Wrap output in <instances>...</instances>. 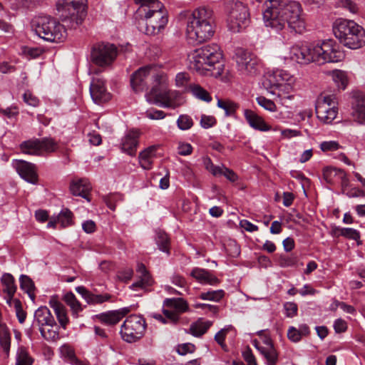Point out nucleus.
<instances>
[{
  "instance_id": "obj_47",
  "label": "nucleus",
  "mask_w": 365,
  "mask_h": 365,
  "mask_svg": "<svg viewBox=\"0 0 365 365\" xmlns=\"http://www.w3.org/2000/svg\"><path fill=\"white\" fill-rule=\"evenodd\" d=\"M341 236L357 240L360 238L359 232L353 228H342L340 231Z\"/></svg>"
},
{
  "instance_id": "obj_23",
  "label": "nucleus",
  "mask_w": 365,
  "mask_h": 365,
  "mask_svg": "<svg viewBox=\"0 0 365 365\" xmlns=\"http://www.w3.org/2000/svg\"><path fill=\"white\" fill-rule=\"evenodd\" d=\"M190 275L202 284L215 285L220 282V280L209 271L199 267L192 269Z\"/></svg>"
},
{
  "instance_id": "obj_62",
  "label": "nucleus",
  "mask_w": 365,
  "mask_h": 365,
  "mask_svg": "<svg viewBox=\"0 0 365 365\" xmlns=\"http://www.w3.org/2000/svg\"><path fill=\"white\" fill-rule=\"evenodd\" d=\"M155 150H156V148L155 146H150V147L145 149L141 153H140L138 158L152 160L153 158L155 156Z\"/></svg>"
},
{
  "instance_id": "obj_12",
  "label": "nucleus",
  "mask_w": 365,
  "mask_h": 365,
  "mask_svg": "<svg viewBox=\"0 0 365 365\" xmlns=\"http://www.w3.org/2000/svg\"><path fill=\"white\" fill-rule=\"evenodd\" d=\"M337 105L335 96L320 94L317 99L315 106L317 118L324 123H330L337 115Z\"/></svg>"
},
{
  "instance_id": "obj_21",
  "label": "nucleus",
  "mask_w": 365,
  "mask_h": 365,
  "mask_svg": "<svg viewBox=\"0 0 365 365\" xmlns=\"http://www.w3.org/2000/svg\"><path fill=\"white\" fill-rule=\"evenodd\" d=\"M244 115L250 126L260 131H268L271 127L267 125L264 119L252 110L245 109Z\"/></svg>"
},
{
  "instance_id": "obj_45",
  "label": "nucleus",
  "mask_w": 365,
  "mask_h": 365,
  "mask_svg": "<svg viewBox=\"0 0 365 365\" xmlns=\"http://www.w3.org/2000/svg\"><path fill=\"white\" fill-rule=\"evenodd\" d=\"M136 272L139 274V279L144 280L146 283H153V279L143 263H138Z\"/></svg>"
},
{
  "instance_id": "obj_43",
  "label": "nucleus",
  "mask_w": 365,
  "mask_h": 365,
  "mask_svg": "<svg viewBox=\"0 0 365 365\" xmlns=\"http://www.w3.org/2000/svg\"><path fill=\"white\" fill-rule=\"evenodd\" d=\"M177 124L180 130L190 129L193 125L192 118L187 115H180L177 120Z\"/></svg>"
},
{
  "instance_id": "obj_42",
  "label": "nucleus",
  "mask_w": 365,
  "mask_h": 365,
  "mask_svg": "<svg viewBox=\"0 0 365 365\" xmlns=\"http://www.w3.org/2000/svg\"><path fill=\"white\" fill-rule=\"evenodd\" d=\"M72 212L66 209L63 210L58 216V222H59L62 227H66L73 224Z\"/></svg>"
},
{
  "instance_id": "obj_55",
  "label": "nucleus",
  "mask_w": 365,
  "mask_h": 365,
  "mask_svg": "<svg viewBox=\"0 0 365 365\" xmlns=\"http://www.w3.org/2000/svg\"><path fill=\"white\" fill-rule=\"evenodd\" d=\"M195 350V346L190 343L182 344L178 346L177 351L180 355H185L188 353H193Z\"/></svg>"
},
{
  "instance_id": "obj_6",
  "label": "nucleus",
  "mask_w": 365,
  "mask_h": 365,
  "mask_svg": "<svg viewBox=\"0 0 365 365\" xmlns=\"http://www.w3.org/2000/svg\"><path fill=\"white\" fill-rule=\"evenodd\" d=\"M334 36L345 46L357 49L365 45V30L351 20L339 19L333 25Z\"/></svg>"
},
{
  "instance_id": "obj_1",
  "label": "nucleus",
  "mask_w": 365,
  "mask_h": 365,
  "mask_svg": "<svg viewBox=\"0 0 365 365\" xmlns=\"http://www.w3.org/2000/svg\"><path fill=\"white\" fill-rule=\"evenodd\" d=\"M164 78V76L159 73L155 67L146 66L132 74L130 85L135 92L143 91L148 85H151V90L145 94L149 103L172 109L178 108L182 104L181 94L176 91L163 89L160 85Z\"/></svg>"
},
{
  "instance_id": "obj_4",
  "label": "nucleus",
  "mask_w": 365,
  "mask_h": 365,
  "mask_svg": "<svg viewBox=\"0 0 365 365\" xmlns=\"http://www.w3.org/2000/svg\"><path fill=\"white\" fill-rule=\"evenodd\" d=\"M189 67L200 75L220 76L223 71L222 52L216 43L203 46L188 56Z\"/></svg>"
},
{
  "instance_id": "obj_56",
  "label": "nucleus",
  "mask_w": 365,
  "mask_h": 365,
  "mask_svg": "<svg viewBox=\"0 0 365 365\" xmlns=\"http://www.w3.org/2000/svg\"><path fill=\"white\" fill-rule=\"evenodd\" d=\"M227 329H222L219 331L215 336V340L219 345L224 349L226 350L227 346L225 344V339L227 333Z\"/></svg>"
},
{
  "instance_id": "obj_3",
  "label": "nucleus",
  "mask_w": 365,
  "mask_h": 365,
  "mask_svg": "<svg viewBox=\"0 0 365 365\" xmlns=\"http://www.w3.org/2000/svg\"><path fill=\"white\" fill-rule=\"evenodd\" d=\"M291 60L301 64L315 62L319 65L341 61L344 54L331 40L309 45H294L289 51Z\"/></svg>"
},
{
  "instance_id": "obj_64",
  "label": "nucleus",
  "mask_w": 365,
  "mask_h": 365,
  "mask_svg": "<svg viewBox=\"0 0 365 365\" xmlns=\"http://www.w3.org/2000/svg\"><path fill=\"white\" fill-rule=\"evenodd\" d=\"M82 228L83 231L86 233H92L95 232L96 225V223L91 220H86L82 224Z\"/></svg>"
},
{
  "instance_id": "obj_41",
  "label": "nucleus",
  "mask_w": 365,
  "mask_h": 365,
  "mask_svg": "<svg viewBox=\"0 0 365 365\" xmlns=\"http://www.w3.org/2000/svg\"><path fill=\"white\" fill-rule=\"evenodd\" d=\"M217 106L225 111L226 115H230L233 114L237 108V104L234 102L228 100L224 101L221 99H218Z\"/></svg>"
},
{
  "instance_id": "obj_57",
  "label": "nucleus",
  "mask_w": 365,
  "mask_h": 365,
  "mask_svg": "<svg viewBox=\"0 0 365 365\" xmlns=\"http://www.w3.org/2000/svg\"><path fill=\"white\" fill-rule=\"evenodd\" d=\"M23 98L24 102L29 106L36 107L38 105V99L29 91L25 92Z\"/></svg>"
},
{
  "instance_id": "obj_11",
  "label": "nucleus",
  "mask_w": 365,
  "mask_h": 365,
  "mask_svg": "<svg viewBox=\"0 0 365 365\" xmlns=\"http://www.w3.org/2000/svg\"><path fill=\"white\" fill-rule=\"evenodd\" d=\"M292 81L293 76L288 71L277 69L267 73L262 84L270 93L280 97L281 92L289 93Z\"/></svg>"
},
{
  "instance_id": "obj_28",
  "label": "nucleus",
  "mask_w": 365,
  "mask_h": 365,
  "mask_svg": "<svg viewBox=\"0 0 365 365\" xmlns=\"http://www.w3.org/2000/svg\"><path fill=\"white\" fill-rule=\"evenodd\" d=\"M164 305L167 308L173 309L178 314L183 313L188 309L186 301L182 298L166 299L164 301Z\"/></svg>"
},
{
  "instance_id": "obj_31",
  "label": "nucleus",
  "mask_w": 365,
  "mask_h": 365,
  "mask_svg": "<svg viewBox=\"0 0 365 365\" xmlns=\"http://www.w3.org/2000/svg\"><path fill=\"white\" fill-rule=\"evenodd\" d=\"M343 176V170L332 167H327L323 170L324 179L329 184H334L339 181V176Z\"/></svg>"
},
{
  "instance_id": "obj_52",
  "label": "nucleus",
  "mask_w": 365,
  "mask_h": 365,
  "mask_svg": "<svg viewBox=\"0 0 365 365\" xmlns=\"http://www.w3.org/2000/svg\"><path fill=\"white\" fill-rule=\"evenodd\" d=\"M340 148L339 144L336 141H324L320 145V148L324 152L334 151Z\"/></svg>"
},
{
  "instance_id": "obj_24",
  "label": "nucleus",
  "mask_w": 365,
  "mask_h": 365,
  "mask_svg": "<svg viewBox=\"0 0 365 365\" xmlns=\"http://www.w3.org/2000/svg\"><path fill=\"white\" fill-rule=\"evenodd\" d=\"M34 318V323H36L39 328L46 325L55 324L54 317L46 307H41L36 310Z\"/></svg>"
},
{
  "instance_id": "obj_46",
  "label": "nucleus",
  "mask_w": 365,
  "mask_h": 365,
  "mask_svg": "<svg viewBox=\"0 0 365 365\" xmlns=\"http://www.w3.org/2000/svg\"><path fill=\"white\" fill-rule=\"evenodd\" d=\"M14 308L19 323L23 324L26 318V313L23 310L21 303L19 299L14 300Z\"/></svg>"
},
{
  "instance_id": "obj_29",
  "label": "nucleus",
  "mask_w": 365,
  "mask_h": 365,
  "mask_svg": "<svg viewBox=\"0 0 365 365\" xmlns=\"http://www.w3.org/2000/svg\"><path fill=\"white\" fill-rule=\"evenodd\" d=\"M63 300L66 304L69 306L73 315L78 316V314L83 310V307L80 302L76 299L72 292H67L63 296Z\"/></svg>"
},
{
  "instance_id": "obj_33",
  "label": "nucleus",
  "mask_w": 365,
  "mask_h": 365,
  "mask_svg": "<svg viewBox=\"0 0 365 365\" xmlns=\"http://www.w3.org/2000/svg\"><path fill=\"white\" fill-rule=\"evenodd\" d=\"M212 325L210 321L202 322L198 321L191 324L190 332L195 336H200L203 335Z\"/></svg>"
},
{
  "instance_id": "obj_53",
  "label": "nucleus",
  "mask_w": 365,
  "mask_h": 365,
  "mask_svg": "<svg viewBox=\"0 0 365 365\" xmlns=\"http://www.w3.org/2000/svg\"><path fill=\"white\" fill-rule=\"evenodd\" d=\"M135 3L140 4L139 9L140 12L147 11L149 9L153 8V5L155 3H161L158 0H135Z\"/></svg>"
},
{
  "instance_id": "obj_7",
  "label": "nucleus",
  "mask_w": 365,
  "mask_h": 365,
  "mask_svg": "<svg viewBox=\"0 0 365 365\" xmlns=\"http://www.w3.org/2000/svg\"><path fill=\"white\" fill-rule=\"evenodd\" d=\"M31 26L39 37L49 42H60L66 37L64 25L48 16L35 17Z\"/></svg>"
},
{
  "instance_id": "obj_17",
  "label": "nucleus",
  "mask_w": 365,
  "mask_h": 365,
  "mask_svg": "<svg viewBox=\"0 0 365 365\" xmlns=\"http://www.w3.org/2000/svg\"><path fill=\"white\" fill-rule=\"evenodd\" d=\"M12 165L21 178L31 184L37 183L38 175L34 164L22 160H15Z\"/></svg>"
},
{
  "instance_id": "obj_19",
  "label": "nucleus",
  "mask_w": 365,
  "mask_h": 365,
  "mask_svg": "<svg viewBox=\"0 0 365 365\" xmlns=\"http://www.w3.org/2000/svg\"><path fill=\"white\" fill-rule=\"evenodd\" d=\"M352 116L359 123L365 122V95L359 91L353 93Z\"/></svg>"
},
{
  "instance_id": "obj_13",
  "label": "nucleus",
  "mask_w": 365,
  "mask_h": 365,
  "mask_svg": "<svg viewBox=\"0 0 365 365\" xmlns=\"http://www.w3.org/2000/svg\"><path fill=\"white\" fill-rule=\"evenodd\" d=\"M145 330V322L141 317L135 314L130 315L125 320L120 329L123 340L133 342L140 339Z\"/></svg>"
},
{
  "instance_id": "obj_32",
  "label": "nucleus",
  "mask_w": 365,
  "mask_h": 365,
  "mask_svg": "<svg viewBox=\"0 0 365 365\" xmlns=\"http://www.w3.org/2000/svg\"><path fill=\"white\" fill-rule=\"evenodd\" d=\"M1 282L5 286L4 292L7 294L9 299H11L16 291L14 277L11 274L6 273L1 277Z\"/></svg>"
},
{
  "instance_id": "obj_60",
  "label": "nucleus",
  "mask_w": 365,
  "mask_h": 365,
  "mask_svg": "<svg viewBox=\"0 0 365 365\" xmlns=\"http://www.w3.org/2000/svg\"><path fill=\"white\" fill-rule=\"evenodd\" d=\"M287 337L293 342H298L300 341L302 336L300 335L298 329L294 327H290L287 331Z\"/></svg>"
},
{
  "instance_id": "obj_37",
  "label": "nucleus",
  "mask_w": 365,
  "mask_h": 365,
  "mask_svg": "<svg viewBox=\"0 0 365 365\" xmlns=\"http://www.w3.org/2000/svg\"><path fill=\"white\" fill-rule=\"evenodd\" d=\"M332 78L341 89H345L348 84V78L346 72L336 70L332 72Z\"/></svg>"
},
{
  "instance_id": "obj_54",
  "label": "nucleus",
  "mask_w": 365,
  "mask_h": 365,
  "mask_svg": "<svg viewBox=\"0 0 365 365\" xmlns=\"http://www.w3.org/2000/svg\"><path fill=\"white\" fill-rule=\"evenodd\" d=\"M216 123V119L213 116L202 115L201 117L200 125L204 128H210L215 125Z\"/></svg>"
},
{
  "instance_id": "obj_10",
  "label": "nucleus",
  "mask_w": 365,
  "mask_h": 365,
  "mask_svg": "<svg viewBox=\"0 0 365 365\" xmlns=\"http://www.w3.org/2000/svg\"><path fill=\"white\" fill-rule=\"evenodd\" d=\"M144 19L139 22L140 31L148 35H155L168 24V16L162 3H155L152 9L143 11Z\"/></svg>"
},
{
  "instance_id": "obj_49",
  "label": "nucleus",
  "mask_w": 365,
  "mask_h": 365,
  "mask_svg": "<svg viewBox=\"0 0 365 365\" xmlns=\"http://www.w3.org/2000/svg\"><path fill=\"white\" fill-rule=\"evenodd\" d=\"M133 276V270L131 268H125L119 271L117 274V277L119 280L127 282L132 279Z\"/></svg>"
},
{
  "instance_id": "obj_59",
  "label": "nucleus",
  "mask_w": 365,
  "mask_h": 365,
  "mask_svg": "<svg viewBox=\"0 0 365 365\" xmlns=\"http://www.w3.org/2000/svg\"><path fill=\"white\" fill-rule=\"evenodd\" d=\"M163 314L170 322L175 324L179 319V314L172 309H164Z\"/></svg>"
},
{
  "instance_id": "obj_39",
  "label": "nucleus",
  "mask_w": 365,
  "mask_h": 365,
  "mask_svg": "<svg viewBox=\"0 0 365 365\" xmlns=\"http://www.w3.org/2000/svg\"><path fill=\"white\" fill-rule=\"evenodd\" d=\"M190 89L192 94L197 98L206 102H210L212 101L209 93L200 86L196 84L190 85Z\"/></svg>"
},
{
  "instance_id": "obj_5",
  "label": "nucleus",
  "mask_w": 365,
  "mask_h": 365,
  "mask_svg": "<svg viewBox=\"0 0 365 365\" xmlns=\"http://www.w3.org/2000/svg\"><path fill=\"white\" fill-rule=\"evenodd\" d=\"M215 34L213 11L207 6L196 8L187 17L186 36L192 43H200Z\"/></svg>"
},
{
  "instance_id": "obj_63",
  "label": "nucleus",
  "mask_w": 365,
  "mask_h": 365,
  "mask_svg": "<svg viewBox=\"0 0 365 365\" xmlns=\"http://www.w3.org/2000/svg\"><path fill=\"white\" fill-rule=\"evenodd\" d=\"M334 329L336 333L344 332L347 329V324L344 319H337L334 323Z\"/></svg>"
},
{
  "instance_id": "obj_50",
  "label": "nucleus",
  "mask_w": 365,
  "mask_h": 365,
  "mask_svg": "<svg viewBox=\"0 0 365 365\" xmlns=\"http://www.w3.org/2000/svg\"><path fill=\"white\" fill-rule=\"evenodd\" d=\"M339 4L352 14H356L358 11V6L352 0H340Z\"/></svg>"
},
{
  "instance_id": "obj_27",
  "label": "nucleus",
  "mask_w": 365,
  "mask_h": 365,
  "mask_svg": "<svg viewBox=\"0 0 365 365\" xmlns=\"http://www.w3.org/2000/svg\"><path fill=\"white\" fill-rule=\"evenodd\" d=\"M255 346L264 357L267 365H275L277 364L278 361V354L274 346L263 347L258 345L257 343H255Z\"/></svg>"
},
{
  "instance_id": "obj_8",
  "label": "nucleus",
  "mask_w": 365,
  "mask_h": 365,
  "mask_svg": "<svg viewBox=\"0 0 365 365\" xmlns=\"http://www.w3.org/2000/svg\"><path fill=\"white\" fill-rule=\"evenodd\" d=\"M227 25L233 33H239L250 24V14L246 4L238 0L226 2Z\"/></svg>"
},
{
  "instance_id": "obj_14",
  "label": "nucleus",
  "mask_w": 365,
  "mask_h": 365,
  "mask_svg": "<svg viewBox=\"0 0 365 365\" xmlns=\"http://www.w3.org/2000/svg\"><path fill=\"white\" fill-rule=\"evenodd\" d=\"M22 153L32 155H41L43 153L55 152L58 149V143L51 138L29 140L21 144Z\"/></svg>"
},
{
  "instance_id": "obj_2",
  "label": "nucleus",
  "mask_w": 365,
  "mask_h": 365,
  "mask_svg": "<svg viewBox=\"0 0 365 365\" xmlns=\"http://www.w3.org/2000/svg\"><path fill=\"white\" fill-rule=\"evenodd\" d=\"M263 19L267 27L279 31L286 26L296 33L305 30L300 4L286 0H267L264 4Z\"/></svg>"
},
{
  "instance_id": "obj_22",
  "label": "nucleus",
  "mask_w": 365,
  "mask_h": 365,
  "mask_svg": "<svg viewBox=\"0 0 365 365\" xmlns=\"http://www.w3.org/2000/svg\"><path fill=\"white\" fill-rule=\"evenodd\" d=\"M76 291L80 294L88 304H102L111 298V295L109 294H93L83 286L76 287Z\"/></svg>"
},
{
  "instance_id": "obj_35",
  "label": "nucleus",
  "mask_w": 365,
  "mask_h": 365,
  "mask_svg": "<svg viewBox=\"0 0 365 365\" xmlns=\"http://www.w3.org/2000/svg\"><path fill=\"white\" fill-rule=\"evenodd\" d=\"M156 243L159 249L166 253H169V239L167 234L161 230L156 231Z\"/></svg>"
},
{
  "instance_id": "obj_18",
  "label": "nucleus",
  "mask_w": 365,
  "mask_h": 365,
  "mask_svg": "<svg viewBox=\"0 0 365 365\" xmlns=\"http://www.w3.org/2000/svg\"><path fill=\"white\" fill-rule=\"evenodd\" d=\"M90 93L96 104H102L109 101L111 95L105 87V82L99 78H93L90 86Z\"/></svg>"
},
{
  "instance_id": "obj_38",
  "label": "nucleus",
  "mask_w": 365,
  "mask_h": 365,
  "mask_svg": "<svg viewBox=\"0 0 365 365\" xmlns=\"http://www.w3.org/2000/svg\"><path fill=\"white\" fill-rule=\"evenodd\" d=\"M34 359L29 354L26 349L21 347L19 349L16 356V365H32Z\"/></svg>"
},
{
  "instance_id": "obj_44",
  "label": "nucleus",
  "mask_w": 365,
  "mask_h": 365,
  "mask_svg": "<svg viewBox=\"0 0 365 365\" xmlns=\"http://www.w3.org/2000/svg\"><path fill=\"white\" fill-rule=\"evenodd\" d=\"M256 101L260 106H262L267 110L271 112H274L277 110V106L275 103L272 101L267 99L264 96L257 97L256 98Z\"/></svg>"
},
{
  "instance_id": "obj_26",
  "label": "nucleus",
  "mask_w": 365,
  "mask_h": 365,
  "mask_svg": "<svg viewBox=\"0 0 365 365\" xmlns=\"http://www.w3.org/2000/svg\"><path fill=\"white\" fill-rule=\"evenodd\" d=\"M49 304L53 309L61 326L63 329H66V327L68 323V319L67 317L66 307L63 306L62 303H61L56 299L54 298H52L50 300Z\"/></svg>"
},
{
  "instance_id": "obj_30",
  "label": "nucleus",
  "mask_w": 365,
  "mask_h": 365,
  "mask_svg": "<svg viewBox=\"0 0 365 365\" xmlns=\"http://www.w3.org/2000/svg\"><path fill=\"white\" fill-rule=\"evenodd\" d=\"M41 336L47 341H56L58 339V328L55 322L53 325H46L39 328Z\"/></svg>"
},
{
  "instance_id": "obj_58",
  "label": "nucleus",
  "mask_w": 365,
  "mask_h": 365,
  "mask_svg": "<svg viewBox=\"0 0 365 365\" xmlns=\"http://www.w3.org/2000/svg\"><path fill=\"white\" fill-rule=\"evenodd\" d=\"M287 317H293L297 314V305L294 302H287L284 305Z\"/></svg>"
},
{
  "instance_id": "obj_9",
  "label": "nucleus",
  "mask_w": 365,
  "mask_h": 365,
  "mask_svg": "<svg viewBox=\"0 0 365 365\" xmlns=\"http://www.w3.org/2000/svg\"><path fill=\"white\" fill-rule=\"evenodd\" d=\"M86 2L87 0H58L57 9L68 27L76 29L81 24L86 16Z\"/></svg>"
},
{
  "instance_id": "obj_40",
  "label": "nucleus",
  "mask_w": 365,
  "mask_h": 365,
  "mask_svg": "<svg viewBox=\"0 0 365 365\" xmlns=\"http://www.w3.org/2000/svg\"><path fill=\"white\" fill-rule=\"evenodd\" d=\"M225 295V292L222 289L209 291L207 292H202L200 294L199 297L203 300H210L218 302Z\"/></svg>"
},
{
  "instance_id": "obj_16",
  "label": "nucleus",
  "mask_w": 365,
  "mask_h": 365,
  "mask_svg": "<svg viewBox=\"0 0 365 365\" xmlns=\"http://www.w3.org/2000/svg\"><path fill=\"white\" fill-rule=\"evenodd\" d=\"M236 63L237 70L242 75H254L258 71V59L245 49L238 48L236 51Z\"/></svg>"
},
{
  "instance_id": "obj_36",
  "label": "nucleus",
  "mask_w": 365,
  "mask_h": 365,
  "mask_svg": "<svg viewBox=\"0 0 365 365\" xmlns=\"http://www.w3.org/2000/svg\"><path fill=\"white\" fill-rule=\"evenodd\" d=\"M99 319L106 324L114 325L120 321V317L115 311H110L100 314Z\"/></svg>"
},
{
  "instance_id": "obj_34",
  "label": "nucleus",
  "mask_w": 365,
  "mask_h": 365,
  "mask_svg": "<svg viewBox=\"0 0 365 365\" xmlns=\"http://www.w3.org/2000/svg\"><path fill=\"white\" fill-rule=\"evenodd\" d=\"M19 280L21 289L25 291L34 301L35 299V286L32 279L26 275H21Z\"/></svg>"
},
{
  "instance_id": "obj_48",
  "label": "nucleus",
  "mask_w": 365,
  "mask_h": 365,
  "mask_svg": "<svg viewBox=\"0 0 365 365\" xmlns=\"http://www.w3.org/2000/svg\"><path fill=\"white\" fill-rule=\"evenodd\" d=\"M145 115V117L151 120H160L163 119L166 116V114L164 111L156 109L148 110Z\"/></svg>"
},
{
  "instance_id": "obj_61",
  "label": "nucleus",
  "mask_w": 365,
  "mask_h": 365,
  "mask_svg": "<svg viewBox=\"0 0 365 365\" xmlns=\"http://www.w3.org/2000/svg\"><path fill=\"white\" fill-rule=\"evenodd\" d=\"M121 199V196L118 194H112L109 196H108L105 201L107 205V206L114 210L115 208V203L117 201L120 200Z\"/></svg>"
},
{
  "instance_id": "obj_20",
  "label": "nucleus",
  "mask_w": 365,
  "mask_h": 365,
  "mask_svg": "<svg viewBox=\"0 0 365 365\" xmlns=\"http://www.w3.org/2000/svg\"><path fill=\"white\" fill-rule=\"evenodd\" d=\"M138 137L139 133L138 131L130 130L122 140V150L130 156H134L136 153Z\"/></svg>"
},
{
  "instance_id": "obj_15",
  "label": "nucleus",
  "mask_w": 365,
  "mask_h": 365,
  "mask_svg": "<svg viewBox=\"0 0 365 365\" xmlns=\"http://www.w3.org/2000/svg\"><path fill=\"white\" fill-rule=\"evenodd\" d=\"M116 56L117 48L113 44L99 43L93 45L91 48V61L98 66H109Z\"/></svg>"
},
{
  "instance_id": "obj_25",
  "label": "nucleus",
  "mask_w": 365,
  "mask_h": 365,
  "mask_svg": "<svg viewBox=\"0 0 365 365\" xmlns=\"http://www.w3.org/2000/svg\"><path fill=\"white\" fill-rule=\"evenodd\" d=\"M70 190L73 195L81 196L89 200L88 195L91 186L86 179L73 180L70 185Z\"/></svg>"
},
{
  "instance_id": "obj_51",
  "label": "nucleus",
  "mask_w": 365,
  "mask_h": 365,
  "mask_svg": "<svg viewBox=\"0 0 365 365\" xmlns=\"http://www.w3.org/2000/svg\"><path fill=\"white\" fill-rule=\"evenodd\" d=\"M192 152V146L187 143L180 142L178 145V153L180 155H189Z\"/></svg>"
}]
</instances>
